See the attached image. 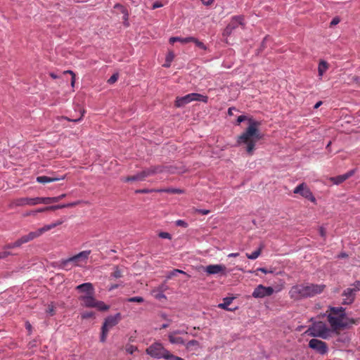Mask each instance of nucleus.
<instances>
[{
	"mask_svg": "<svg viewBox=\"0 0 360 360\" xmlns=\"http://www.w3.org/2000/svg\"><path fill=\"white\" fill-rule=\"evenodd\" d=\"M248 128L238 136L237 143L238 145H246L247 153L252 155L255 150L256 143L262 139V134L259 130L261 122L249 119Z\"/></svg>",
	"mask_w": 360,
	"mask_h": 360,
	"instance_id": "1",
	"label": "nucleus"
},
{
	"mask_svg": "<svg viewBox=\"0 0 360 360\" xmlns=\"http://www.w3.org/2000/svg\"><path fill=\"white\" fill-rule=\"evenodd\" d=\"M326 312L328 314V321L333 331L345 328L349 324L357 323V320L347 317L345 309L342 307H331Z\"/></svg>",
	"mask_w": 360,
	"mask_h": 360,
	"instance_id": "2",
	"label": "nucleus"
},
{
	"mask_svg": "<svg viewBox=\"0 0 360 360\" xmlns=\"http://www.w3.org/2000/svg\"><path fill=\"white\" fill-rule=\"evenodd\" d=\"M324 288V285L312 283L295 285L290 288L289 295L291 299L299 300L320 294L323 291Z\"/></svg>",
	"mask_w": 360,
	"mask_h": 360,
	"instance_id": "3",
	"label": "nucleus"
},
{
	"mask_svg": "<svg viewBox=\"0 0 360 360\" xmlns=\"http://www.w3.org/2000/svg\"><path fill=\"white\" fill-rule=\"evenodd\" d=\"M307 333L311 337H319L326 340L330 337V330L325 323L319 321L314 323L312 327L309 328Z\"/></svg>",
	"mask_w": 360,
	"mask_h": 360,
	"instance_id": "4",
	"label": "nucleus"
},
{
	"mask_svg": "<svg viewBox=\"0 0 360 360\" xmlns=\"http://www.w3.org/2000/svg\"><path fill=\"white\" fill-rule=\"evenodd\" d=\"M121 319V314L120 313L116 314L115 316H108L103 324L101 328V342H104L106 340V338L108 331L113 326H116Z\"/></svg>",
	"mask_w": 360,
	"mask_h": 360,
	"instance_id": "5",
	"label": "nucleus"
},
{
	"mask_svg": "<svg viewBox=\"0 0 360 360\" xmlns=\"http://www.w3.org/2000/svg\"><path fill=\"white\" fill-rule=\"evenodd\" d=\"M91 250H84L62 262V266L66 268L69 263L72 262L75 266H80L81 262L86 263Z\"/></svg>",
	"mask_w": 360,
	"mask_h": 360,
	"instance_id": "6",
	"label": "nucleus"
},
{
	"mask_svg": "<svg viewBox=\"0 0 360 360\" xmlns=\"http://www.w3.org/2000/svg\"><path fill=\"white\" fill-rule=\"evenodd\" d=\"M155 173V169H147L137 173L136 174L122 177L121 180L124 182L141 181H144L147 177L154 174Z\"/></svg>",
	"mask_w": 360,
	"mask_h": 360,
	"instance_id": "7",
	"label": "nucleus"
},
{
	"mask_svg": "<svg viewBox=\"0 0 360 360\" xmlns=\"http://www.w3.org/2000/svg\"><path fill=\"white\" fill-rule=\"evenodd\" d=\"M309 347L321 355H324L328 352V345L325 342L316 338H313L309 340Z\"/></svg>",
	"mask_w": 360,
	"mask_h": 360,
	"instance_id": "8",
	"label": "nucleus"
},
{
	"mask_svg": "<svg viewBox=\"0 0 360 360\" xmlns=\"http://www.w3.org/2000/svg\"><path fill=\"white\" fill-rule=\"evenodd\" d=\"M293 193L295 194H300L302 197L308 199L311 202H314L316 199L313 195L311 191L309 188V187L304 183L300 184L293 191Z\"/></svg>",
	"mask_w": 360,
	"mask_h": 360,
	"instance_id": "9",
	"label": "nucleus"
},
{
	"mask_svg": "<svg viewBox=\"0 0 360 360\" xmlns=\"http://www.w3.org/2000/svg\"><path fill=\"white\" fill-rule=\"evenodd\" d=\"M274 289L272 287H265L262 285L257 286L253 292L252 297L255 298H262L266 296H270L273 294Z\"/></svg>",
	"mask_w": 360,
	"mask_h": 360,
	"instance_id": "10",
	"label": "nucleus"
},
{
	"mask_svg": "<svg viewBox=\"0 0 360 360\" xmlns=\"http://www.w3.org/2000/svg\"><path fill=\"white\" fill-rule=\"evenodd\" d=\"M15 206L21 207L25 205H38L37 197V198H20L14 200Z\"/></svg>",
	"mask_w": 360,
	"mask_h": 360,
	"instance_id": "11",
	"label": "nucleus"
},
{
	"mask_svg": "<svg viewBox=\"0 0 360 360\" xmlns=\"http://www.w3.org/2000/svg\"><path fill=\"white\" fill-rule=\"evenodd\" d=\"M226 269V266L222 264H210L206 266L205 271L210 275L220 273L225 274Z\"/></svg>",
	"mask_w": 360,
	"mask_h": 360,
	"instance_id": "12",
	"label": "nucleus"
},
{
	"mask_svg": "<svg viewBox=\"0 0 360 360\" xmlns=\"http://www.w3.org/2000/svg\"><path fill=\"white\" fill-rule=\"evenodd\" d=\"M79 300L82 302V305L85 307H94L96 300L94 294L81 295Z\"/></svg>",
	"mask_w": 360,
	"mask_h": 360,
	"instance_id": "13",
	"label": "nucleus"
},
{
	"mask_svg": "<svg viewBox=\"0 0 360 360\" xmlns=\"http://www.w3.org/2000/svg\"><path fill=\"white\" fill-rule=\"evenodd\" d=\"M355 290L348 288L345 289L342 292V296L345 297L343 299L342 304H352L355 299Z\"/></svg>",
	"mask_w": 360,
	"mask_h": 360,
	"instance_id": "14",
	"label": "nucleus"
},
{
	"mask_svg": "<svg viewBox=\"0 0 360 360\" xmlns=\"http://www.w3.org/2000/svg\"><path fill=\"white\" fill-rule=\"evenodd\" d=\"M159 358H164L169 360H184L181 357L171 354L169 351L165 349L160 343H159Z\"/></svg>",
	"mask_w": 360,
	"mask_h": 360,
	"instance_id": "15",
	"label": "nucleus"
},
{
	"mask_svg": "<svg viewBox=\"0 0 360 360\" xmlns=\"http://www.w3.org/2000/svg\"><path fill=\"white\" fill-rule=\"evenodd\" d=\"M354 173L355 169H352L344 174L339 175L335 177H331L330 180L335 184H340L346 181L347 179H348L349 178H350L351 176H352L354 174Z\"/></svg>",
	"mask_w": 360,
	"mask_h": 360,
	"instance_id": "16",
	"label": "nucleus"
},
{
	"mask_svg": "<svg viewBox=\"0 0 360 360\" xmlns=\"http://www.w3.org/2000/svg\"><path fill=\"white\" fill-rule=\"evenodd\" d=\"M193 101H194L193 93L188 94L182 97H177L176 102H175V105L177 108L183 107L185 105H186Z\"/></svg>",
	"mask_w": 360,
	"mask_h": 360,
	"instance_id": "17",
	"label": "nucleus"
},
{
	"mask_svg": "<svg viewBox=\"0 0 360 360\" xmlns=\"http://www.w3.org/2000/svg\"><path fill=\"white\" fill-rule=\"evenodd\" d=\"M40 236L38 230L36 231H32L29 233L27 235H25L17 240L18 244L21 246L22 244L28 243L29 241L32 240L33 239Z\"/></svg>",
	"mask_w": 360,
	"mask_h": 360,
	"instance_id": "18",
	"label": "nucleus"
},
{
	"mask_svg": "<svg viewBox=\"0 0 360 360\" xmlns=\"http://www.w3.org/2000/svg\"><path fill=\"white\" fill-rule=\"evenodd\" d=\"M79 292H85L86 295L94 294V288L91 283H84L79 285L76 288Z\"/></svg>",
	"mask_w": 360,
	"mask_h": 360,
	"instance_id": "19",
	"label": "nucleus"
},
{
	"mask_svg": "<svg viewBox=\"0 0 360 360\" xmlns=\"http://www.w3.org/2000/svg\"><path fill=\"white\" fill-rule=\"evenodd\" d=\"M63 222H64V219H58V220H57L56 221H55L53 223L45 225L43 227H41V228H40V229H39L37 230L39 231V235L41 236L44 233L46 232V231H49L54 229L55 227H56V226H58L59 225H61Z\"/></svg>",
	"mask_w": 360,
	"mask_h": 360,
	"instance_id": "20",
	"label": "nucleus"
},
{
	"mask_svg": "<svg viewBox=\"0 0 360 360\" xmlns=\"http://www.w3.org/2000/svg\"><path fill=\"white\" fill-rule=\"evenodd\" d=\"M243 20L244 18L243 15L233 16L227 26L233 30L239 25H243Z\"/></svg>",
	"mask_w": 360,
	"mask_h": 360,
	"instance_id": "21",
	"label": "nucleus"
},
{
	"mask_svg": "<svg viewBox=\"0 0 360 360\" xmlns=\"http://www.w3.org/2000/svg\"><path fill=\"white\" fill-rule=\"evenodd\" d=\"M181 332L179 330H176L172 333H170L168 335L169 341L172 344H177V345H184L185 341L181 337H176L175 335L179 334Z\"/></svg>",
	"mask_w": 360,
	"mask_h": 360,
	"instance_id": "22",
	"label": "nucleus"
},
{
	"mask_svg": "<svg viewBox=\"0 0 360 360\" xmlns=\"http://www.w3.org/2000/svg\"><path fill=\"white\" fill-rule=\"evenodd\" d=\"M79 204V201H76L67 204H63V205H51L46 207L47 212L48 211H54L58 209H62L65 207H75Z\"/></svg>",
	"mask_w": 360,
	"mask_h": 360,
	"instance_id": "23",
	"label": "nucleus"
},
{
	"mask_svg": "<svg viewBox=\"0 0 360 360\" xmlns=\"http://www.w3.org/2000/svg\"><path fill=\"white\" fill-rule=\"evenodd\" d=\"M64 178H55V177H49L46 176H39L37 177V181L40 184H47L51 182H54L58 181L60 179H63Z\"/></svg>",
	"mask_w": 360,
	"mask_h": 360,
	"instance_id": "24",
	"label": "nucleus"
},
{
	"mask_svg": "<svg viewBox=\"0 0 360 360\" xmlns=\"http://www.w3.org/2000/svg\"><path fill=\"white\" fill-rule=\"evenodd\" d=\"M178 274H182L186 276L187 278H190V275L187 274L186 272H184L182 270L179 269H173L172 271L168 272L167 275L165 276V281L171 279L175 276H177Z\"/></svg>",
	"mask_w": 360,
	"mask_h": 360,
	"instance_id": "25",
	"label": "nucleus"
},
{
	"mask_svg": "<svg viewBox=\"0 0 360 360\" xmlns=\"http://www.w3.org/2000/svg\"><path fill=\"white\" fill-rule=\"evenodd\" d=\"M191 40H193L191 37H172L169 39V42L171 44H174V42L176 41H179L181 42V44H187V43H189L191 42Z\"/></svg>",
	"mask_w": 360,
	"mask_h": 360,
	"instance_id": "26",
	"label": "nucleus"
},
{
	"mask_svg": "<svg viewBox=\"0 0 360 360\" xmlns=\"http://www.w3.org/2000/svg\"><path fill=\"white\" fill-rule=\"evenodd\" d=\"M328 69V64L324 60H321L318 67L319 76L321 77L324 72Z\"/></svg>",
	"mask_w": 360,
	"mask_h": 360,
	"instance_id": "27",
	"label": "nucleus"
},
{
	"mask_svg": "<svg viewBox=\"0 0 360 360\" xmlns=\"http://www.w3.org/2000/svg\"><path fill=\"white\" fill-rule=\"evenodd\" d=\"M184 345L186 346V349L190 351L197 349L200 345L198 341L195 340H190L187 343H185Z\"/></svg>",
	"mask_w": 360,
	"mask_h": 360,
	"instance_id": "28",
	"label": "nucleus"
},
{
	"mask_svg": "<svg viewBox=\"0 0 360 360\" xmlns=\"http://www.w3.org/2000/svg\"><path fill=\"white\" fill-rule=\"evenodd\" d=\"M174 56L175 55L173 51H169L167 55L166 56L165 63L163 64V66L165 68L170 67L171 63L174 60Z\"/></svg>",
	"mask_w": 360,
	"mask_h": 360,
	"instance_id": "29",
	"label": "nucleus"
},
{
	"mask_svg": "<svg viewBox=\"0 0 360 360\" xmlns=\"http://www.w3.org/2000/svg\"><path fill=\"white\" fill-rule=\"evenodd\" d=\"M94 307L97 308L100 311H107L110 308L109 306L105 304L103 302L98 300H96Z\"/></svg>",
	"mask_w": 360,
	"mask_h": 360,
	"instance_id": "30",
	"label": "nucleus"
},
{
	"mask_svg": "<svg viewBox=\"0 0 360 360\" xmlns=\"http://www.w3.org/2000/svg\"><path fill=\"white\" fill-rule=\"evenodd\" d=\"M37 201H38V204L49 205V204L53 203V197H51H51H46V198L37 197Z\"/></svg>",
	"mask_w": 360,
	"mask_h": 360,
	"instance_id": "31",
	"label": "nucleus"
},
{
	"mask_svg": "<svg viewBox=\"0 0 360 360\" xmlns=\"http://www.w3.org/2000/svg\"><path fill=\"white\" fill-rule=\"evenodd\" d=\"M157 343L153 344L147 349V353L152 356L156 357L158 356V349L156 347Z\"/></svg>",
	"mask_w": 360,
	"mask_h": 360,
	"instance_id": "32",
	"label": "nucleus"
},
{
	"mask_svg": "<svg viewBox=\"0 0 360 360\" xmlns=\"http://www.w3.org/2000/svg\"><path fill=\"white\" fill-rule=\"evenodd\" d=\"M194 101H201L203 103H207L208 97L198 93H193Z\"/></svg>",
	"mask_w": 360,
	"mask_h": 360,
	"instance_id": "33",
	"label": "nucleus"
},
{
	"mask_svg": "<svg viewBox=\"0 0 360 360\" xmlns=\"http://www.w3.org/2000/svg\"><path fill=\"white\" fill-rule=\"evenodd\" d=\"M233 300L232 297H226L224 299V302L218 305L221 309H228V306L231 303Z\"/></svg>",
	"mask_w": 360,
	"mask_h": 360,
	"instance_id": "34",
	"label": "nucleus"
},
{
	"mask_svg": "<svg viewBox=\"0 0 360 360\" xmlns=\"http://www.w3.org/2000/svg\"><path fill=\"white\" fill-rule=\"evenodd\" d=\"M262 248L252 252L251 254L246 253V257L250 259H256L261 254Z\"/></svg>",
	"mask_w": 360,
	"mask_h": 360,
	"instance_id": "35",
	"label": "nucleus"
},
{
	"mask_svg": "<svg viewBox=\"0 0 360 360\" xmlns=\"http://www.w3.org/2000/svg\"><path fill=\"white\" fill-rule=\"evenodd\" d=\"M191 38L193 39V40H191V42L195 43L196 46H198V48H200L202 50L207 49V46L202 41H200L198 39H196L193 37H191Z\"/></svg>",
	"mask_w": 360,
	"mask_h": 360,
	"instance_id": "36",
	"label": "nucleus"
},
{
	"mask_svg": "<svg viewBox=\"0 0 360 360\" xmlns=\"http://www.w3.org/2000/svg\"><path fill=\"white\" fill-rule=\"evenodd\" d=\"M160 192H166V193H183L184 191L181 189H176V188H167V189H159Z\"/></svg>",
	"mask_w": 360,
	"mask_h": 360,
	"instance_id": "37",
	"label": "nucleus"
},
{
	"mask_svg": "<svg viewBox=\"0 0 360 360\" xmlns=\"http://www.w3.org/2000/svg\"><path fill=\"white\" fill-rule=\"evenodd\" d=\"M80 113H81V115H80L79 117L76 118V119H70L68 117H63V116L61 117L60 119H64V120H66L70 122H78L82 119V117L84 116V110H81Z\"/></svg>",
	"mask_w": 360,
	"mask_h": 360,
	"instance_id": "38",
	"label": "nucleus"
},
{
	"mask_svg": "<svg viewBox=\"0 0 360 360\" xmlns=\"http://www.w3.org/2000/svg\"><path fill=\"white\" fill-rule=\"evenodd\" d=\"M111 276L115 278H121L122 277V271L118 268V266H116L114 271L111 274Z\"/></svg>",
	"mask_w": 360,
	"mask_h": 360,
	"instance_id": "39",
	"label": "nucleus"
},
{
	"mask_svg": "<svg viewBox=\"0 0 360 360\" xmlns=\"http://www.w3.org/2000/svg\"><path fill=\"white\" fill-rule=\"evenodd\" d=\"M161 318L162 319L165 320V323L161 324L160 329L166 328L169 327L171 321L166 319V316L165 314H161Z\"/></svg>",
	"mask_w": 360,
	"mask_h": 360,
	"instance_id": "40",
	"label": "nucleus"
},
{
	"mask_svg": "<svg viewBox=\"0 0 360 360\" xmlns=\"http://www.w3.org/2000/svg\"><path fill=\"white\" fill-rule=\"evenodd\" d=\"M63 74H70L71 75V86H74L75 82V74L72 70H65Z\"/></svg>",
	"mask_w": 360,
	"mask_h": 360,
	"instance_id": "41",
	"label": "nucleus"
},
{
	"mask_svg": "<svg viewBox=\"0 0 360 360\" xmlns=\"http://www.w3.org/2000/svg\"><path fill=\"white\" fill-rule=\"evenodd\" d=\"M118 77H119V75L118 73H115L113 74L110 78L108 80V84H114L115 82H116L118 79Z\"/></svg>",
	"mask_w": 360,
	"mask_h": 360,
	"instance_id": "42",
	"label": "nucleus"
},
{
	"mask_svg": "<svg viewBox=\"0 0 360 360\" xmlns=\"http://www.w3.org/2000/svg\"><path fill=\"white\" fill-rule=\"evenodd\" d=\"M127 302H143V299L141 297H130L127 300Z\"/></svg>",
	"mask_w": 360,
	"mask_h": 360,
	"instance_id": "43",
	"label": "nucleus"
},
{
	"mask_svg": "<svg viewBox=\"0 0 360 360\" xmlns=\"http://www.w3.org/2000/svg\"><path fill=\"white\" fill-rule=\"evenodd\" d=\"M94 316V313L92 311H86L83 314H82V319H86L89 318H92Z\"/></svg>",
	"mask_w": 360,
	"mask_h": 360,
	"instance_id": "44",
	"label": "nucleus"
},
{
	"mask_svg": "<svg viewBox=\"0 0 360 360\" xmlns=\"http://www.w3.org/2000/svg\"><path fill=\"white\" fill-rule=\"evenodd\" d=\"M117 7H120V8H122V13L124 14L123 18H124V20L125 21H127L128 20V13L127 11V10L123 6H120L119 4H117L115 6V8H117Z\"/></svg>",
	"mask_w": 360,
	"mask_h": 360,
	"instance_id": "45",
	"label": "nucleus"
},
{
	"mask_svg": "<svg viewBox=\"0 0 360 360\" xmlns=\"http://www.w3.org/2000/svg\"><path fill=\"white\" fill-rule=\"evenodd\" d=\"M19 245L18 244L17 240L12 243H8L5 246V249H13L15 248H18Z\"/></svg>",
	"mask_w": 360,
	"mask_h": 360,
	"instance_id": "46",
	"label": "nucleus"
},
{
	"mask_svg": "<svg viewBox=\"0 0 360 360\" xmlns=\"http://www.w3.org/2000/svg\"><path fill=\"white\" fill-rule=\"evenodd\" d=\"M176 225L178 226H181V227H184V228H186L188 226V224L185 221L181 220V219H179V220L176 221Z\"/></svg>",
	"mask_w": 360,
	"mask_h": 360,
	"instance_id": "47",
	"label": "nucleus"
},
{
	"mask_svg": "<svg viewBox=\"0 0 360 360\" xmlns=\"http://www.w3.org/2000/svg\"><path fill=\"white\" fill-rule=\"evenodd\" d=\"M159 237L162 238H167V239L172 238L171 235L167 232H160Z\"/></svg>",
	"mask_w": 360,
	"mask_h": 360,
	"instance_id": "48",
	"label": "nucleus"
},
{
	"mask_svg": "<svg viewBox=\"0 0 360 360\" xmlns=\"http://www.w3.org/2000/svg\"><path fill=\"white\" fill-rule=\"evenodd\" d=\"M340 22V18L339 17H335L331 20V22L330 23V27L335 26V25H338Z\"/></svg>",
	"mask_w": 360,
	"mask_h": 360,
	"instance_id": "49",
	"label": "nucleus"
},
{
	"mask_svg": "<svg viewBox=\"0 0 360 360\" xmlns=\"http://www.w3.org/2000/svg\"><path fill=\"white\" fill-rule=\"evenodd\" d=\"M46 312L50 314V316H53L55 314V309L53 305H49Z\"/></svg>",
	"mask_w": 360,
	"mask_h": 360,
	"instance_id": "50",
	"label": "nucleus"
},
{
	"mask_svg": "<svg viewBox=\"0 0 360 360\" xmlns=\"http://www.w3.org/2000/svg\"><path fill=\"white\" fill-rule=\"evenodd\" d=\"M65 196H66V194H62V195L56 196V197H53V203L58 202L60 200L63 199Z\"/></svg>",
	"mask_w": 360,
	"mask_h": 360,
	"instance_id": "51",
	"label": "nucleus"
},
{
	"mask_svg": "<svg viewBox=\"0 0 360 360\" xmlns=\"http://www.w3.org/2000/svg\"><path fill=\"white\" fill-rule=\"evenodd\" d=\"M233 32V30H231L229 26H226V28L224 30L223 34L224 36H229Z\"/></svg>",
	"mask_w": 360,
	"mask_h": 360,
	"instance_id": "52",
	"label": "nucleus"
},
{
	"mask_svg": "<svg viewBox=\"0 0 360 360\" xmlns=\"http://www.w3.org/2000/svg\"><path fill=\"white\" fill-rule=\"evenodd\" d=\"M352 285L354 286V290H355V292L358 290H360V281H355Z\"/></svg>",
	"mask_w": 360,
	"mask_h": 360,
	"instance_id": "53",
	"label": "nucleus"
},
{
	"mask_svg": "<svg viewBox=\"0 0 360 360\" xmlns=\"http://www.w3.org/2000/svg\"><path fill=\"white\" fill-rule=\"evenodd\" d=\"M47 212V210H46V207H41V208H39L36 210H32V213H39V212Z\"/></svg>",
	"mask_w": 360,
	"mask_h": 360,
	"instance_id": "54",
	"label": "nucleus"
},
{
	"mask_svg": "<svg viewBox=\"0 0 360 360\" xmlns=\"http://www.w3.org/2000/svg\"><path fill=\"white\" fill-rule=\"evenodd\" d=\"M247 120V117L245 116V115H240L238 119H237V122L238 124H240L242 122L245 121Z\"/></svg>",
	"mask_w": 360,
	"mask_h": 360,
	"instance_id": "55",
	"label": "nucleus"
},
{
	"mask_svg": "<svg viewBox=\"0 0 360 360\" xmlns=\"http://www.w3.org/2000/svg\"><path fill=\"white\" fill-rule=\"evenodd\" d=\"M196 212L202 214H207L210 213V210H196Z\"/></svg>",
	"mask_w": 360,
	"mask_h": 360,
	"instance_id": "56",
	"label": "nucleus"
},
{
	"mask_svg": "<svg viewBox=\"0 0 360 360\" xmlns=\"http://www.w3.org/2000/svg\"><path fill=\"white\" fill-rule=\"evenodd\" d=\"M201 1H202V4L205 6H210L214 1V0H207V1H205L204 0H201Z\"/></svg>",
	"mask_w": 360,
	"mask_h": 360,
	"instance_id": "57",
	"label": "nucleus"
},
{
	"mask_svg": "<svg viewBox=\"0 0 360 360\" xmlns=\"http://www.w3.org/2000/svg\"><path fill=\"white\" fill-rule=\"evenodd\" d=\"M257 271H259L262 273L267 274V273H272L271 271H268L265 268H259L257 269Z\"/></svg>",
	"mask_w": 360,
	"mask_h": 360,
	"instance_id": "58",
	"label": "nucleus"
},
{
	"mask_svg": "<svg viewBox=\"0 0 360 360\" xmlns=\"http://www.w3.org/2000/svg\"><path fill=\"white\" fill-rule=\"evenodd\" d=\"M348 257V255L345 252H341L340 255H338V258L342 259V258H346Z\"/></svg>",
	"mask_w": 360,
	"mask_h": 360,
	"instance_id": "59",
	"label": "nucleus"
},
{
	"mask_svg": "<svg viewBox=\"0 0 360 360\" xmlns=\"http://www.w3.org/2000/svg\"><path fill=\"white\" fill-rule=\"evenodd\" d=\"M135 349H134L133 346H130L129 347L127 348V351L130 354H133Z\"/></svg>",
	"mask_w": 360,
	"mask_h": 360,
	"instance_id": "60",
	"label": "nucleus"
},
{
	"mask_svg": "<svg viewBox=\"0 0 360 360\" xmlns=\"http://www.w3.org/2000/svg\"><path fill=\"white\" fill-rule=\"evenodd\" d=\"M239 256V253L238 252H235V253H230L228 257H236Z\"/></svg>",
	"mask_w": 360,
	"mask_h": 360,
	"instance_id": "61",
	"label": "nucleus"
},
{
	"mask_svg": "<svg viewBox=\"0 0 360 360\" xmlns=\"http://www.w3.org/2000/svg\"><path fill=\"white\" fill-rule=\"evenodd\" d=\"M49 75H50V77H51V78H53V79H57V78H58V76L57 75H56L55 73H53V72H50V73H49Z\"/></svg>",
	"mask_w": 360,
	"mask_h": 360,
	"instance_id": "62",
	"label": "nucleus"
},
{
	"mask_svg": "<svg viewBox=\"0 0 360 360\" xmlns=\"http://www.w3.org/2000/svg\"><path fill=\"white\" fill-rule=\"evenodd\" d=\"M148 192V190H146V189H143V190H136V193H147Z\"/></svg>",
	"mask_w": 360,
	"mask_h": 360,
	"instance_id": "63",
	"label": "nucleus"
},
{
	"mask_svg": "<svg viewBox=\"0 0 360 360\" xmlns=\"http://www.w3.org/2000/svg\"><path fill=\"white\" fill-rule=\"evenodd\" d=\"M322 105V101H319L317 102L315 105H314V108L315 109H317L318 108H319L321 105Z\"/></svg>",
	"mask_w": 360,
	"mask_h": 360,
	"instance_id": "64",
	"label": "nucleus"
}]
</instances>
